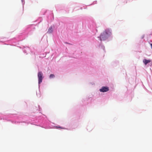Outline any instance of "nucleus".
<instances>
[{"instance_id":"obj_7","label":"nucleus","mask_w":152,"mask_h":152,"mask_svg":"<svg viewBox=\"0 0 152 152\" xmlns=\"http://www.w3.org/2000/svg\"><path fill=\"white\" fill-rule=\"evenodd\" d=\"M50 78H52L55 77V75L53 74H51L49 77Z\"/></svg>"},{"instance_id":"obj_2","label":"nucleus","mask_w":152,"mask_h":152,"mask_svg":"<svg viewBox=\"0 0 152 152\" xmlns=\"http://www.w3.org/2000/svg\"><path fill=\"white\" fill-rule=\"evenodd\" d=\"M108 37L106 34V33L103 32L101 34L100 37V40L101 41L104 40L107 38Z\"/></svg>"},{"instance_id":"obj_3","label":"nucleus","mask_w":152,"mask_h":152,"mask_svg":"<svg viewBox=\"0 0 152 152\" xmlns=\"http://www.w3.org/2000/svg\"><path fill=\"white\" fill-rule=\"evenodd\" d=\"M109 90V88L107 87H102V88L100 89L99 91L101 92H105Z\"/></svg>"},{"instance_id":"obj_1","label":"nucleus","mask_w":152,"mask_h":152,"mask_svg":"<svg viewBox=\"0 0 152 152\" xmlns=\"http://www.w3.org/2000/svg\"><path fill=\"white\" fill-rule=\"evenodd\" d=\"M38 77L39 83H40L42 81L43 79V73L41 72H39L38 73Z\"/></svg>"},{"instance_id":"obj_4","label":"nucleus","mask_w":152,"mask_h":152,"mask_svg":"<svg viewBox=\"0 0 152 152\" xmlns=\"http://www.w3.org/2000/svg\"><path fill=\"white\" fill-rule=\"evenodd\" d=\"M104 32L106 33V34L108 37L112 34L111 32L109 29H107Z\"/></svg>"},{"instance_id":"obj_6","label":"nucleus","mask_w":152,"mask_h":152,"mask_svg":"<svg viewBox=\"0 0 152 152\" xmlns=\"http://www.w3.org/2000/svg\"><path fill=\"white\" fill-rule=\"evenodd\" d=\"M53 30L52 27H50L49 28L47 33H50L52 32Z\"/></svg>"},{"instance_id":"obj_5","label":"nucleus","mask_w":152,"mask_h":152,"mask_svg":"<svg viewBox=\"0 0 152 152\" xmlns=\"http://www.w3.org/2000/svg\"><path fill=\"white\" fill-rule=\"evenodd\" d=\"M151 61L150 60H146V59H144L143 62L145 65H146L148 63H150Z\"/></svg>"}]
</instances>
